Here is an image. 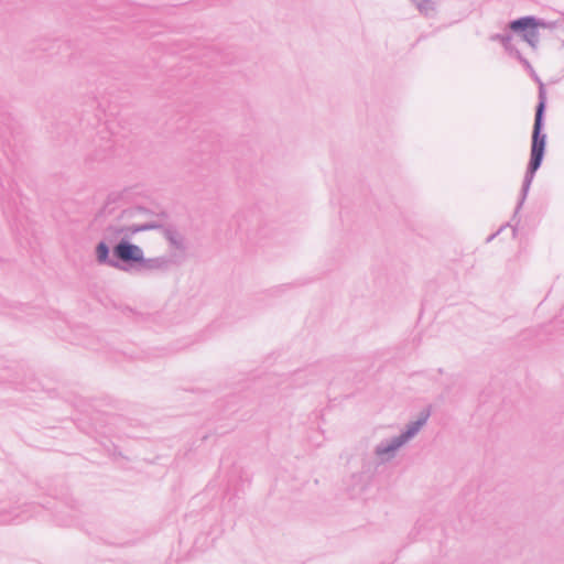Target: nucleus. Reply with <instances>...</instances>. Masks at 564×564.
Segmentation results:
<instances>
[{"label":"nucleus","instance_id":"f257e3e1","mask_svg":"<svg viewBox=\"0 0 564 564\" xmlns=\"http://www.w3.org/2000/svg\"><path fill=\"white\" fill-rule=\"evenodd\" d=\"M544 107H545V102H544V100H541L536 108L535 120H534L532 148H531V162H530L531 172H534L538 170V167L541 164L543 153H544L545 137L540 135Z\"/></svg>","mask_w":564,"mask_h":564},{"label":"nucleus","instance_id":"20e7f679","mask_svg":"<svg viewBox=\"0 0 564 564\" xmlns=\"http://www.w3.org/2000/svg\"><path fill=\"white\" fill-rule=\"evenodd\" d=\"M97 257L101 262L106 261L108 257V247L104 242L99 243L97 247Z\"/></svg>","mask_w":564,"mask_h":564},{"label":"nucleus","instance_id":"f03ea898","mask_svg":"<svg viewBox=\"0 0 564 564\" xmlns=\"http://www.w3.org/2000/svg\"><path fill=\"white\" fill-rule=\"evenodd\" d=\"M509 26L514 32H521L523 40L534 45L538 42V29L543 24L532 17H525L512 21Z\"/></svg>","mask_w":564,"mask_h":564},{"label":"nucleus","instance_id":"39448f33","mask_svg":"<svg viewBox=\"0 0 564 564\" xmlns=\"http://www.w3.org/2000/svg\"><path fill=\"white\" fill-rule=\"evenodd\" d=\"M417 429H419V427H415L414 430L409 431V432L406 433V435H404V436H403V441H402V442H404V441H406L409 437H411V436L416 432V430H417Z\"/></svg>","mask_w":564,"mask_h":564},{"label":"nucleus","instance_id":"7ed1b4c3","mask_svg":"<svg viewBox=\"0 0 564 564\" xmlns=\"http://www.w3.org/2000/svg\"><path fill=\"white\" fill-rule=\"evenodd\" d=\"M115 253L123 261L140 262L143 260L142 250L134 245L121 242L115 248Z\"/></svg>","mask_w":564,"mask_h":564}]
</instances>
